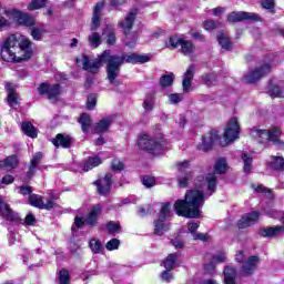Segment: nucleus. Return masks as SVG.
Listing matches in <instances>:
<instances>
[{
  "instance_id": "51",
  "label": "nucleus",
  "mask_w": 284,
  "mask_h": 284,
  "mask_svg": "<svg viewBox=\"0 0 284 284\" xmlns=\"http://www.w3.org/2000/svg\"><path fill=\"white\" fill-rule=\"evenodd\" d=\"M97 105V95L90 94L87 100V109L88 110H94V106Z\"/></svg>"
},
{
  "instance_id": "9",
  "label": "nucleus",
  "mask_w": 284,
  "mask_h": 284,
  "mask_svg": "<svg viewBox=\"0 0 284 284\" xmlns=\"http://www.w3.org/2000/svg\"><path fill=\"white\" fill-rule=\"evenodd\" d=\"M166 48L175 50V48H181L182 54L190 57L194 52V44L190 40H185L179 36H172L166 42Z\"/></svg>"
},
{
  "instance_id": "53",
  "label": "nucleus",
  "mask_w": 284,
  "mask_h": 284,
  "mask_svg": "<svg viewBox=\"0 0 284 284\" xmlns=\"http://www.w3.org/2000/svg\"><path fill=\"white\" fill-rule=\"evenodd\" d=\"M105 8V0L99 1L94 9L93 14L101 17V11Z\"/></svg>"
},
{
  "instance_id": "19",
  "label": "nucleus",
  "mask_w": 284,
  "mask_h": 284,
  "mask_svg": "<svg viewBox=\"0 0 284 284\" xmlns=\"http://www.w3.org/2000/svg\"><path fill=\"white\" fill-rule=\"evenodd\" d=\"M29 203L33 207H39V210H52L54 207V201H43V197L37 194H31L29 196Z\"/></svg>"
},
{
  "instance_id": "50",
  "label": "nucleus",
  "mask_w": 284,
  "mask_h": 284,
  "mask_svg": "<svg viewBox=\"0 0 284 284\" xmlns=\"http://www.w3.org/2000/svg\"><path fill=\"white\" fill-rule=\"evenodd\" d=\"M155 183H156V180H154V178H152L150 175H145L142 178V184L145 187H154Z\"/></svg>"
},
{
  "instance_id": "46",
  "label": "nucleus",
  "mask_w": 284,
  "mask_h": 284,
  "mask_svg": "<svg viewBox=\"0 0 284 284\" xmlns=\"http://www.w3.org/2000/svg\"><path fill=\"white\" fill-rule=\"evenodd\" d=\"M221 26V22L214 21V20H206L203 22L204 30H207L209 32H212V30H216Z\"/></svg>"
},
{
  "instance_id": "20",
  "label": "nucleus",
  "mask_w": 284,
  "mask_h": 284,
  "mask_svg": "<svg viewBox=\"0 0 284 284\" xmlns=\"http://www.w3.org/2000/svg\"><path fill=\"white\" fill-rule=\"evenodd\" d=\"M261 219V214L256 211H253L244 216L237 222V227L240 230H245V227H250V225H254Z\"/></svg>"
},
{
  "instance_id": "1",
  "label": "nucleus",
  "mask_w": 284,
  "mask_h": 284,
  "mask_svg": "<svg viewBox=\"0 0 284 284\" xmlns=\"http://www.w3.org/2000/svg\"><path fill=\"white\" fill-rule=\"evenodd\" d=\"M152 57L148 54H139V53H129L123 57L112 55L110 50H105L102 54L98 57V59H90L88 55H81L75 60L77 65L79 68H83V70H88V72H92V74H97L101 67L106 63V77L109 83L115 84L116 77H119V69L123 63H132L136 65V63H148Z\"/></svg>"
},
{
  "instance_id": "30",
  "label": "nucleus",
  "mask_w": 284,
  "mask_h": 284,
  "mask_svg": "<svg viewBox=\"0 0 284 284\" xmlns=\"http://www.w3.org/2000/svg\"><path fill=\"white\" fill-rule=\"evenodd\" d=\"M21 130L23 134H26L27 136H30L31 139H37L39 134V131L37 130V128H34L33 124H31V122H22Z\"/></svg>"
},
{
  "instance_id": "58",
  "label": "nucleus",
  "mask_w": 284,
  "mask_h": 284,
  "mask_svg": "<svg viewBox=\"0 0 284 284\" xmlns=\"http://www.w3.org/2000/svg\"><path fill=\"white\" fill-rule=\"evenodd\" d=\"M202 81L205 83H214V81H216V75L214 73H206L202 75Z\"/></svg>"
},
{
  "instance_id": "2",
  "label": "nucleus",
  "mask_w": 284,
  "mask_h": 284,
  "mask_svg": "<svg viewBox=\"0 0 284 284\" xmlns=\"http://www.w3.org/2000/svg\"><path fill=\"white\" fill-rule=\"evenodd\" d=\"M213 192H216V175L209 173L205 178H199L195 182V189L187 191L184 200L175 202V213L185 219H199L203 201L205 197L212 196Z\"/></svg>"
},
{
  "instance_id": "47",
  "label": "nucleus",
  "mask_w": 284,
  "mask_h": 284,
  "mask_svg": "<svg viewBox=\"0 0 284 284\" xmlns=\"http://www.w3.org/2000/svg\"><path fill=\"white\" fill-rule=\"evenodd\" d=\"M120 245L121 241H119V239H112L106 243L105 247L109 252H112L114 250H119Z\"/></svg>"
},
{
  "instance_id": "11",
  "label": "nucleus",
  "mask_w": 284,
  "mask_h": 284,
  "mask_svg": "<svg viewBox=\"0 0 284 284\" xmlns=\"http://www.w3.org/2000/svg\"><path fill=\"white\" fill-rule=\"evenodd\" d=\"M235 261L237 263H242V272L246 275L254 274L256 271V265H258V256H251L245 258V252L243 251H240L235 255Z\"/></svg>"
},
{
  "instance_id": "8",
  "label": "nucleus",
  "mask_w": 284,
  "mask_h": 284,
  "mask_svg": "<svg viewBox=\"0 0 284 284\" xmlns=\"http://www.w3.org/2000/svg\"><path fill=\"white\" fill-rule=\"evenodd\" d=\"M2 14H4L9 21L18 23V26H26L27 28H32V26H34V18L23 11L17 9H4Z\"/></svg>"
},
{
  "instance_id": "41",
  "label": "nucleus",
  "mask_w": 284,
  "mask_h": 284,
  "mask_svg": "<svg viewBox=\"0 0 284 284\" xmlns=\"http://www.w3.org/2000/svg\"><path fill=\"white\" fill-rule=\"evenodd\" d=\"M58 284H70V272L62 268L58 272Z\"/></svg>"
},
{
  "instance_id": "23",
  "label": "nucleus",
  "mask_w": 284,
  "mask_h": 284,
  "mask_svg": "<svg viewBox=\"0 0 284 284\" xmlns=\"http://www.w3.org/2000/svg\"><path fill=\"white\" fill-rule=\"evenodd\" d=\"M6 90L7 92H9L7 98L8 105L16 110V108H19V94L14 92V85L12 83H7Z\"/></svg>"
},
{
  "instance_id": "64",
  "label": "nucleus",
  "mask_w": 284,
  "mask_h": 284,
  "mask_svg": "<svg viewBox=\"0 0 284 284\" xmlns=\"http://www.w3.org/2000/svg\"><path fill=\"white\" fill-rule=\"evenodd\" d=\"M111 168H112V170L121 171V170H123V162L115 159V160L112 161Z\"/></svg>"
},
{
  "instance_id": "33",
  "label": "nucleus",
  "mask_w": 284,
  "mask_h": 284,
  "mask_svg": "<svg viewBox=\"0 0 284 284\" xmlns=\"http://www.w3.org/2000/svg\"><path fill=\"white\" fill-rule=\"evenodd\" d=\"M19 163V160L17 159V155H11L4 159L3 161H0V168H3L4 170H14Z\"/></svg>"
},
{
  "instance_id": "62",
  "label": "nucleus",
  "mask_w": 284,
  "mask_h": 284,
  "mask_svg": "<svg viewBox=\"0 0 284 284\" xmlns=\"http://www.w3.org/2000/svg\"><path fill=\"white\" fill-rule=\"evenodd\" d=\"M109 3L111 6V8L116 10V8H119V6H123V4L128 3V0H109Z\"/></svg>"
},
{
  "instance_id": "49",
  "label": "nucleus",
  "mask_w": 284,
  "mask_h": 284,
  "mask_svg": "<svg viewBox=\"0 0 284 284\" xmlns=\"http://www.w3.org/2000/svg\"><path fill=\"white\" fill-rule=\"evenodd\" d=\"M106 230L108 232H110V234H114L115 232H121V225H119V223L116 222L111 221L106 224Z\"/></svg>"
},
{
  "instance_id": "15",
  "label": "nucleus",
  "mask_w": 284,
  "mask_h": 284,
  "mask_svg": "<svg viewBox=\"0 0 284 284\" xmlns=\"http://www.w3.org/2000/svg\"><path fill=\"white\" fill-rule=\"evenodd\" d=\"M227 21L236 23L239 21H261V17L253 12L233 11L229 14Z\"/></svg>"
},
{
  "instance_id": "36",
  "label": "nucleus",
  "mask_w": 284,
  "mask_h": 284,
  "mask_svg": "<svg viewBox=\"0 0 284 284\" xmlns=\"http://www.w3.org/2000/svg\"><path fill=\"white\" fill-rule=\"evenodd\" d=\"M217 41L221 48H223V50H232V42L230 41V38L227 37V34L220 33L217 36Z\"/></svg>"
},
{
  "instance_id": "39",
  "label": "nucleus",
  "mask_w": 284,
  "mask_h": 284,
  "mask_svg": "<svg viewBox=\"0 0 284 284\" xmlns=\"http://www.w3.org/2000/svg\"><path fill=\"white\" fill-rule=\"evenodd\" d=\"M89 246L93 254H101L103 252V244L98 239H92L89 242Z\"/></svg>"
},
{
  "instance_id": "17",
  "label": "nucleus",
  "mask_w": 284,
  "mask_h": 284,
  "mask_svg": "<svg viewBox=\"0 0 284 284\" xmlns=\"http://www.w3.org/2000/svg\"><path fill=\"white\" fill-rule=\"evenodd\" d=\"M39 94H45L49 99H57L61 94L60 84H48L45 82L41 83L38 88Z\"/></svg>"
},
{
  "instance_id": "37",
  "label": "nucleus",
  "mask_w": 284,
  "mask_h": 284,
  "mask_svg": "<svg viewBox=\"0 0 284 284\" xmlns=\"http://www.w3.org/2000/svg\"><path fill=\"white\" fill-rule=\"evenodd\" d=\"M111 123H112V121H110V119L100 120L99 123L95 125V129H94L97 134H101L102 132L108 131Z\"/></svg>"
},
{
  "instance_id": "44",
  "label": "nucleus",
  "mask_w": 284,
  "mask_h": 284,
  "mask_svg": "<svg viewBox=\"0 0 284 284\" xmlns=\"http://www.w3.org/2000/svg\"><path fill=\"white\" fill-rule=\"evenodd\" d=\"M47 0H32L29 6L28 10H41V8H45Z\"/></svg>"
},
{
  "instance_id": "7",
  "label": "nucleus",
  "mask_w": 284,
  "mask_h": 284,
  "mask_svg": "<svg viewBox=\"0 0 284 284\" xmlns=\"http://www.w3.org/2000/svg\"><path fill=\"white\" fill-rule=\"evenodd\" d=\"M172 217V204L170 202L163 203L159 213L158 220L154 221V234L163 236L170 230V219Z\"/></svg>"
},
{
  "instance_id": "43",
  "label": "nucleus",
  "mask_w": 284,
  "mask_h": 284,
  "mask_svg": "<svg viewBox=\"0 0 284 284\" xmlns=\"http://www.w3.org/2000/svg\"><path fill=\"white\" fill-rule=\"evenodd\" d=\"M172 83H174V74H172V73L162 75L160 79L161 88H170V85H172Z\"/></svg>"
},
{
  "instance_id": "32",
  "label": "nucleus",
  "mask_w": 284,
  "mask_h": 284,
  "mask_svg": "<svg viewBox=\"0 0 284 284\" xmlns=\"http://www.w3.org/2000/svg\"><path fill=\"white\" fill-rule=\"evenodd\" d=\"M224 284H236V268L233 266L224 268Z\"/></svg>"
},
{
  "instance_id": "4",
  "label": "nucleus",
  "mask_w": 284,
  "mask_h": 284,
  "mask_svg": "<svg viewBox=\"0 0 284 284\" xmlns=\"http://www.w3.org/2000/svg\"><path fill=\"white\" fill-rule=\"evenodd\" d=\"M168 143L165 142L164 138H153L150 134H141L138 138V146L140 150H144L150 154H154L159 156V154H163L165 150H168Z\"/></svg>"
},
{
  "instance_id": "55",
  "label": "nucleus",
  "mask_w": 284,
  "mask_h": 284,
  "mask_svg": "<svg viewBox=\"0 0 284 284\" xmlns=\"http://www.w3.org/2000/svg\"><path fill=\"white\" fill-rule=\"evenodd\" d=\"M190 116H191V113H185L180 115L178 125L182 129L185 128V123H187V119H190Z\"/></svg>"
},
{
  "instance_id": "34",
  "label": "nucleus",
  "mask_w": 284,
  "mask_h": 284,
  "mask_svg": "<svg viewBox=\"0 0 284 284\" xmlns=\"http://www.w3.org/2000/svg\"><path fill=\"white\" fill-rule=\"evenodd\" d=\"M176 258H179L178 253H171L168 255V257L163 261V265L165 270L169 272H172L174 267H176Z\"/></svg>"
},
{
  "instance_id": "38",
  "label": "nucleus",
  "mask_w": 284,
  "mask_h": 284,
  "mask_svg": "<svg viewBox=\"0 0 284 284\" xmlns=\"http://www.w3.org/2000/svg\"><path fill=\"white\" fill-rule=\"evenodd\" d=\"M214 170L216 174H225V172H227V160H225L224 158L217 160Z\"/></svg>"
},
{
  "instance_id": "52",
  "label": "nucleus",
  "mask_w": 284,
  "mask_h": 284,
  "mask_svg": "<svg viewBox=\"0 0 284 284\" xmlns=\"http://www.w3.org/2000/svg\"><path fill=\"white\" fill-rule=\"evenodd\" d=\"M101 26V16H97L93 13L92 22H91V30L94 32Z\"/></svg>"
},
{
  "instance_id": "26",
  "label": "nucleus",
  "mask_w": 284,
  "mask_h": 284,
  "mask_svg": "<svg viewBox=\"0 0 284 284\" xmlns=\"http://www.w3.org/2000/svg\"><path fill=\"white\" fill-rule=\"evenodd\" d=\"M266 164L271 170H275L276 172H283L284 170V158L283 156H271L270 160L266 161Z\"/></svg>"
},
{
  "instance_id": "28",
  "label": "nucleus",
  "mask_w": 284,
  "mask_h": 284,
  "mask_svg": "<svg viewBox=\"0 0 284 284\" xmlns=\"http://www.w3.org/2000/svg\"><path fill=\"white\" fill-rule=\"evenodd\" d=\"M103 163V160H101L100 156L94 155L90 156L87 161L83 163V170L84 172H90V170H94V168H99Z\"/></svg>"
},
{
  "instance_id": "24",
  "label": "nucleus",
  "mask_w": 284,
  "mask_h": 284,
  "mask_svg": "<svg viewBox=\"0 0 284 284\" xmlns=\"http://www.w3.org/2000/svg\"><path fill=\"white\" fill-rule=\"evenodd\" d=\"M194 79V64H191L186 72L184 73V78L182 81L183 91L190 92V88H192V80Z\"/></svg>"
},
{
  "instance_id": "5",
  "label": "nucleus",
  "mask_w": 284,
  "mask_h": 284,
  "mask_svg": "<svg viewBox=\"0 0 284 284\" xmlns=\"http://www.w3.org/2000/svg\"><path fill=\"white\" fill-rule=\"evenodd\" d=\"M252 139H255L258 143H264V141H271L280 150H284V142L278 140L283 131L278 126H273L270 131L261 129L258 126H253L250 132Z\"/></svg>"
},
{
  "instance_id": "13",
  "label": "nucleus",
  "mask_w": 284,
  "mask_h": 284,
  "mask_svg": "<svg viewBox=\"0 0 284 284\" xmlns=\"http://www.w3.org/2000/svg\"><path fill=\"white\" fill-rule=\"evenodd\" d=\"M192 179V165L190 161L178 163V181L180 187H187V182Z\"/></svg>"
},
{
  "instance_id": "22",
  "label": "nucleus",
  "mask_w": 284,
  "mask_h": 284,
  "mask_svg": "<svg viewBox=\"0 0 284 284\" xmlns=\"http://www.w3.org/2000/svg\"><path fill=\"white\" fill-rule=\"evenodd\" d=\"M267 94L272 99H284V82H281V85H276L271 81L267 88Z\"/></svg>"
},
{
  "instance_id": "42",
  "label": "nucleus",
  "mask_w": 284,
  "mask_h": 284,
  "mask_svg": "<svg viewBox=\"0 0 284 284\" xmlns=\"http://www.w3.org/2000/svg\"><path fill=\"white\" fill-rule=\"evenodd\" d=\"M242 161L244 163L245 174H250L252 172V156L247 155V153H243Z\"/></svg>"
},
{
  "instance_id": "3",
  "label": "nucleus",
  "mask_w": 284,
  "mask_h": 284,
  "mask_svg": "<svg viewBox=\"0 0 284 284\" xmlns=\"http://www.w3.org/2000/svg\"><path fill=\"white\" fill-rule=\"evenodd\" d=\"M32 57V42L26 36H9L1 47V58L8 63H21Z\"/></svg>"
},
{
  "instance_id": "35",
  "label": "nucleus",
  "mask_w": 284,
  "mask_h": 284,
  "mask_svg": "<svg viewBox=\"0 0 284 284\" xmlns=\"http://www.w3.org/2000/svg\"><path fill=\"white\" fill-rule=\"evenodd\" d=\"M88 41L91 48H99V45L101 44V34L97 31H93L91 32V34H89Z\"/></svg>"
},
{
  "instance_id": "29",
  "label": "nucleus",
  "mask_w": 284,
  "mask_h": 284,
  "mask_svg": "<svg viewBox=\"0 0 284 284\" xmlns=\"http://www.w3.org/2000/svg\"><path fill=\"white\" fill-rule=\"evenodd\" d=\"M48 32H50L48 30V26L41 24L31 29V37L34 41H41V39H43V36L48 34Z\"/></svg>"
},
{
  "instance_id": "40",
  "label": "nucleus",
  "mask_w": 284,
  "mask_h": 284,
  "mask_svg": "<svg viewBox=\"0 0 284 284\" xmlns=\"http://www.w3.org/2000/svg\"><path fill=\"white\" fill-rule=\"evenodd\" d=\"M79 123L82 126V131L88 132V130H90V126L92 125V119L90 118V115L83 113L79 119Z\"/></svg>"
},
{
  "instance_id": "10",
  "label": "nucleus",
  "mask_w": 284,
  "mask_h": 284,
  "mask_svg": "<svg viewBox=\"0 0 284 284\" xmlns=\"http://www.w3.org/2000/svg\"><path fill=\"white\" fill-rule=\"evenodd\" d=\"M272 65H274L272 61H265L261 67L244 75V83H256V81H261L263 77H267L272 72Z\"/></svg>"
},
{
  "instance_id": "31",
  "label": "nucleus",
  "mask_w": 284,
  "mask_h": 284,
  "mask_svg": "<svg viewBox=\"0 0 284 284\" xmlns=\"http://www.w3.org/2000/svg\"><path fill=\"white\" fill-rule=\"evenodd\" d=\"M102 34H104V37H106L108 45H114V43H116V34L114 33V26L106 24Z\"/></svg>"
},
{
  "instance_id": "25",
  "label": "nucleus",
  "mask_w": 284,
  "mask_h": 284,
  "mask_svg": "<svg viewBox=\"0 0 284 284\" xmlns=\"http://www.w3.org/2000/svg\"><path fill=\"white\" fill-rule=\"evenodd\" d=\"M101 205H95L91 209L90 213L85 217L87 225H97V221H99V216H101Z\"/></svg>"
},
{
  "instance_id": "59",
  "label": "nucleus",
  "mask_w": 284,
  "mask_h": 284,
  "mask_svg": "<svg viewBox=\"0 0 284 284\" xmlns=\"http://www.w3.org/2000/svg\"><path fill=\"white\" fill-rule=\"evenodd\" d=\"M169 99L171 101V103H181V101H183V95L179 94V93H173L169 95Z\"/></svg>"
},
{
  "instance_id": "45",
  "label": "nucleus",
  "mask_w": 284,
  "mask_h": 284,
  "mask_svg": "<svg viewBox=\"0 0 284 284\" xmlns=\"http://www.w3.org/2000/svg\"><path fill=\"white\" fill-rule=\"evenodd\" d=\"M143 108L146 112L152 111V109L154 108V95L153 94L146 95V98L143 102Z\"/></svg>"
},
{
  "instance_id": "12",
  "label": "nucleus",
  "mask_w": 284,
  "mask_h": 284,
  "mask_svg": "<svg viewBox=\"0 0 284 284\" xmlns=\"http://www.w3.org/2000/svg\"><path fill=\"white\" fill-rule=\"evenodd\" d=\"M266 214L271 219H282L283 225L264 229L261 231V234L263 236H281V234H284V213H281V211L271 209L270 211L266 212Z\"/></svg>"
},
{
  "instance_id": "61",
  "label": "nucleus",
  "mask_w": 284,
  "mask_h": 284,
  "mask_svg": "<svg viewBox=\"0 0 284 284\" xmlns=\"http://www.w3.org/2000/svg\"><path fill=\"white\" fill-rule=\"evenodd\" d=\"M161 278H162V281H165L166 283H170V281H172L174 278V276L172 275L171 271L166 270V271L162 272Z\"/></svg>"
},
{
  "instance_id": "14",
  "label": "nucleus",
  "mask_w": 284,
  "mask_h": 284,
  "mask_svg": "<svg viewBox=\"0 0 284 284\" xmlns=\"http://www.w3.org/2000/svg\"><path fill=\"white\" fill-rule=\"evenodd\" d=\"M239 134H241V125H239V120L236 118H232L224 132L225 145H229L232 141H236Z\"/></svg>"
},
{
  "instance_id": "63",
  "label": "nucleus",
  "mask_w": 284,
  "mask_h": 284,
  "mask_svg": "<svg viewBox=\"0 0 284 284\" xmlns=\"http://www.w3.org/2000/svg\"><path fill=\"white\" fill-rule=\"evenodd\" d=\"M37 170H39V166L31 163L29 166V171L27 172L28 179H32V176H34V174H37Z\"/></svg>"
},
{
  "instance_id": "54",
  "label": "nucleus",
  "mask_w": 284,
  "mask_h": 284,
  "mask_svg": "<svg viewBox=\"0 0 284 284\" xmlns=\"http://www.w3.org/2000/svg\"><path fill=\"white\" fill-rule=\"evenodd\" d=\"M253 190H255L258 193H265L267 196H272V193H270V190L267 187L263 186V184H252Z\"/></svg>"
},
{
  "instance_id": "6",
  "label": "nucleus",
  "mask_w": 284,
  "mask_h": 284,
  "mask_svg": "<svg viewBox=\"0 0 284 284\" xmlns=\"http://www.w3.org/2000/svg\"><path fill=\"white\" fill-rule=\"evenodd\" d=\"M138 14L139 11L136 9H132L118 24L125 36L124 45H126L128 48H134V45H136V39H139L135 33H130L134 26V21H136Z\"/></svg>"
},
{
  "instance_id": "48",
  "label": "nucleus",
  "mask_w": 284,
  "mask_h": 284,
  "mask_svg": "<svg viewBox=\"0 0 284 284\" xmlns=\"http://www.w3.org/2000/svg\"><path fill=\"white\" fill-rule=\"evenodd\" d=\"M85 225V220L83 217L77 215L74 219V224L72 225V233L77 232L79 229L83 227Z\"/></svg>"
},
{
  "instance_id": "21",
  "label": "nucleus",
  "mask_w": 284,
  "mask_h": 284,
  "mask_svg": "<svg viewBox=\"0 0 284 284\" xmlns=\"http://www.w3.org/2000/svg\"><path fill=\"white\" fill-rule=\"evenodd\" d=\"M0 216L6 219V221H19V214L14 213L10 205L0 197Z\"/></svg>"
},
{
  "instance_id": "56",
  "label": "nucleus",
  "mask_w": 284,
  "mask_h": 284,
  "mask_svg": "<svg viewBox=\"0 0 284 284\" xmlns=\"http://www.w3.org/2000/svg\"><path fill=\"white\" fill-rule=\"evenodd\" d=\"M204 270L207 274H214V272H216V264L211 260L205 264Z\"/></svg>"
},
{
  "instance_id": "60",
  "label": "nucleus",
  "mask_w": 284,
  "mask_h": 284,
  "mask_svg": "<svg viewBox=\"0 0 284 284\" xmlns=\"http://www.w3.org/2000/svg\"><path fill=\"white\" fill-rule=\"evenodd\" d=\"M225 258H226L225 253H217L216 255H214L212 257V261L215 264H217V263H225Z\"/></svg>"
},
{
  "instance_id": "27",
  "label": "nucleus",
  "mask_w": 284,
  "mask_h": 284,
  "mask_svg": "<svg viewBox=\"0 0 284 284\" xmlns=\"http://www.w3.org/2000/svg\"><path fill=\"white\" fill-rule=\"evenodd\" d=\"M55 148H70L72 145V138L69 135L58 134L55 139L52 140Z\"/></svg>"
},
{
  "instance_id": "18",
  "label": "nucleus",
  "mask_w": 284,
  "mask_h": 284,
  "mask_svg": "<svg viewBox=\"0 0 284 284\" xmlns=\"http://www.w3.org/2000/svg\"><path fill=\"white\" fill-rule=\"evenodd\" d=\"M94 185L97 186L99 194L106 196L112 189V174L108 173L104 178H100L94 182Z\"/></svg>"
},
{
  "instance_id": "16",
  "label": "nucleus",
  "mask_w": 284,
  "mask_h": 284,
  "mask_svg": "<svg viewBox=\"0 0 284 284\" xmlns=\"http://www.w3.org/2000/svg\"><path fill=\"white\" fill-rule=\"evenodd\" d=\"M220 136L216 131H211L210 133H206L202 138V142L197 145V150H201L202 152H210L212 150V146L216 141H219Z\"/></svg>"
},
{
  "instance_id": "57",
  "label": "nucleus",
  "mask_w": 284,
  "mask_h": 284,
  "mask_svg": "<svg viewBox=\"0 0 284 284\" xmlns=\"http://www.w3.org/2000/svg\"><path fill=\"white\" fill-rule=\"evenodd\" d=\"M43 159V153L38 152L33 155L31 159V164L39 168V163H41V160Z\"/></svg>"
}]
</instances>
